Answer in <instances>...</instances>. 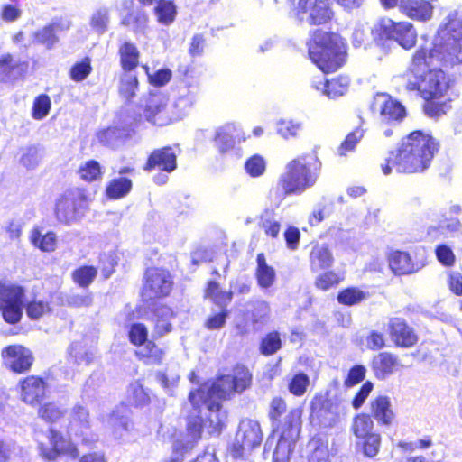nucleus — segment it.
<instances>
[{"label":"nucleus","instance_id":"27","mask_svg":"<svg viewBox=\"0 0 462 462\" xmlns=\"http://www.w3.org/2000/svg\"><path fill=\"white\" fill-rule=\"evenodd\" d=\"M371 411L374 419L383 425H391L395 417L390 398L383 395L372 400Z\"/></svg>","mask_w":462,"mask_h":462},{"label":"nucleus","instance_id":"60","mask_svg":"<svg viewBox=\"0 0 462 462\" xmlns=\"http://www.w3.org/2000/svg\"><path fill=\"white\" fill-rule=\"evenodd\" d=\"M341 281V278L335 272H326L319 275L315 281L317 288L322 291H328L330 288L337 286Z\"/></svg>","mask_w":462,"mask_h":462},{"label":"nucleus","instance_id":"17","mask_svg":"<svg viewBox=\"0 0 462 462\" xmlns=\"http://www.w3.org/2000/svg\"><path fill=\"white\" fill-rule=\"evenodd\" d=\"M173 286L171 273L165 269H151L146 272V296L164 297L170 294Z\"/></svg>","mask_w":462,"mask_h":462},{"label":"nucleus","instance_id":"41","mask_svg":"<svg viewBox=\"0 0 462 462\" xmlns=\"http://www.w3.org/2000/svg\"><path fill=\"white\" fill-rule=\"evenodd\" d=\"M267 168L266 159L260 154H254L247 158L244 164V170L251 178L262 177Z\"/></svg>","mask_w":462,"mask_h":462},{"label":"nucleus","instance_id":"64","mask_svg":"<svg viewBox=\"0 0 462 462\" xmlns=\"http://www.w3.org/2000/svg\"><path fill=\"white\" fill-rule=\"evenodd\" d=\"M330 214V207L328 203H319L310 215L309 222L311 226H316L328 217Z\"/></svg>","mask_w":462,"mask_h":462},{"label":"nucleus","instance_id":"7","mask_svg":"<svg viewBox=\"0 0 462 462\" xmlns=\"http://www.w3.org/2000/svg\"><path fill=\"white\" fill-rule=\"evenodd\" d=\"M371 34L376 42L386 39L394 40L406 50L411 49L417 40V33L411 23L408 22L395 23L386 17L379 19L374 24L371 28Z\"/></svg>","mask_w":462,"mask_h":462},{"label":"nucleus","instance_id":"55","mask_svg":"<svg viewBox=\"0 0 462 462\" xmlns=\"http://www.w3.org/2000/svg\"><path fill=\"white\" fill-rule=\"evenodd\" d=\"M65 411L54 402L44 404L39 409V415L45 420L54 422L60 419Z\"/></svg>","mask_w":462,"mask_h":462},{"label":"nucleus","instance_id":"54","mask_svg":"<svg viewBox=\"0 0 462 462\" xmlns=\"http://www.w3.org/2000/svg\"><path fill=\"white\" fill-rule=\"evenodd\" d=\"M91 70L90 59L85 58L72 66L69 75L72 80L79 82L84 80L90 74Z\"/></svg>","mask_w":462,"mask_h":462},{"label":"nucleus","instance_id":"18","mask_svg":"<svg viewBox=\"0 0 462 462\" xmlns=\"http://www.w3.org/2000/svg\"><path fill=\"white\" fill-rule=\"evenodd\" d=\"M245 140L246 137L239 124L226 123L216 130L215 143L221 153L231 151L236 143Z\"/></svg>","mask_w":462,"mask_h":462},{"label":"nucleus","instance_id":"28","mask_svg":"<svg viewBox=\"0 0 462 462\" xmlns=\"http://www.w3.org/2000/svg\"><path fill=\"white\" fill-rule=\"evenodd\" d=\"M173 315L172 310L165 305H158L152 310L151 322L156 336L161 337L171 331Z\"/></svg>","mask_w":462,"mask_h":462},{"label":"nucleus","instance_id":"22","mask_svg":"<svg viewBox=\"0 0 462 462\" xmlns=\"http://www.w3.org/2000/svg\"><path fill=\"white\" fill-rule=\"evenodd\" d=\"M177 168V154L172 147L166 146L154 150L146 162V171L154 169L165 171H174Z\"/></svg>","mask_w":462,"mask_h":462},{"label":"nucleus","instance_id":"2","mask_svg":"<svg viewBox=\"0 0 462 462\" xmlns=\"http://www.w3.org/2000/svg\"><path fill=\"white\" fill-rule=\"evenodd\" d=\"M437 141L428 133L414 131L402 138L396 152H389L381 164L384 175H389L393 168L398 172L415 173L426 170L438 151Z\"/></svg>","mask_w":462,"mask_h":462},{"label":"nucleus","instance_id":"46","mask_svg":"<svg viewBox=\"0 0 462 462\" xmlns=\"http://www.w3.org/2000/svg\"><path fill=\"white\" fill-rule=\"evenodd\" d=\"M26 314L31 319H40L44 315L51 311V307L48 301L34 299L26 304Z\"/></svg>","mask_w":462,"mask_h":462},{"label":"nucleus","instance_id":"49","mask_svg":"<svg viewBox=\"0 0 462 462\" xmlns=\"http://www.w3.org/2000/svg\"><path fill=\"white\" fill-rule=\"evenodd\" d=\"M260 227L264 231L266 236L274 238L277 237L280 233L281 224L272 212L267 211L261 216Z\"/></svg>","mask_w":462,"mask_h":462},{"label":"nucleus","instance_id":"50","mask_svg":"<svg viewBox=\"0 0 462 462\" xmlns=\"http://www.w3.org/2000/svg\"><path fill=\"white\" fill-rule=\"evenodd\" d=\"M206 296L219 306H226L232 298L231 292L222 291L215 282H210L206 291Z\"/></svg>","mask_w":462,"mask_h":462},{"label":"nucleus","instance_id":"45","mask_svg":"<svg viewBox=\"0 0 462 462\" xmlns=\"http://www.w3.org/2000/svg\"><path fill=\"white\" fill-rule=\"evenodd\" d=\"M365 130L357 127L353 132L349 133L343 143L337 149L339 156H346L348 152H353L356 149V144L364 137Z\"/></svg>","mask_w":462,"mask_h":462},{"label":"nucleus","instance_id":"14","mask_svg":"<svg viewBox=\"0 0 462 462\" xmlns=\"http://www.w3.org/2000/svg\"><path fill=\"white\" fill-rule=\"evenodd\" d=\"M372 110L379 114L382 122L401 121L406 116L404 106L388 94L378 93L374 97Z\"/></svg>","mask_w":462,"mask_h":462},{"label":"nucleus","instance_id":"33","mask_svg":"<svg viewBox=\"0 0 462 462\" xmlns=\"http://www.w3.org/2000/svg\"><path fill=\"white\" fill-rule=\"evenodd\" d=\"M389 266L396 274H407L415 271L409 254L393 251L388 257Z\"/></svg>","mask_w":462,"mask_h":462},{"label":"nucleus","instance_id":"61","mask_svg":"<svg viewBox=\"0 0 462 462\" xmlns=\"http://www.w3.org/2000/svg\"><path fill=\"white\" fill-rule=\"evenodd\" d=\"M302 415V409L296 408L290 411L287 416V419L290 423V429L286 432V435L290 436V438H298L300 430V418Z\"/></svg>","mask_w":462,"mask_h":462},{"label":"nucleus","instance_id":"42","mask_svg":"<svg viewBox=\"0 0 462 462\" xmlns=\"http://www.w3.org/2000/svg\"><path fill=\"white\" fill-rule=\"evenodd\" d=\"M121 63L125 70H132L136 67L139 59V52L136 47L131 42H125L119 49Z\"/></svg>","mask_w":462,"mask_h":462},{"label":"nucleus","instance_id":"58","mask_svg":"<svg viewBox=\"0 0 462 462\" xmlns=\"http://www.w3.org/2000/svg\"><path fill=\"white\" fill-rule=\"evenodd\" d=\"M50 109V97L47 95H40L33 103L32 117L36 120H42L49 114Z\"/></svg>","mask_w":462,"mask_h":462},{"label":"nucleus","instance_id":"51","mask_svg":"<svg viewBox=\"0 0 462 462\" xmlns=\"http://www.w3.org/2000/svg\"><path fill=\"white\" fill-rule=\"evenodd\" d=\"M310 385V377L304 373L292 376L288 384L289 392L295 396H302Z\"/></svg>","mask_w":462,"mask_h":462},{"label":"nucleus","instance_id":"15","mask_svg":"<svg viewBox=\"0 0 462 462\" xmlns=\"http://www.w3.org/2000/svg\"><path fill=\"white\" fill-rule=\"evenodd\" d=\"M338 420L337 406L322 394H316L310 402V421L324 427L333 426Z\"/></svg>","mask_w":462,"mask_h":462},{"label":"nucleus","instance_id":"35","mask_svg":"<svg viewBox=\"0 0 462 462\" xmlns=\"http://www.w3.org/2000/svg\"><path fill=\"white\" fill-rule=\"evenodd\" d=\"M256 278L261 288L267 289L271 287L275 281V271L272 266L266 263L263 254L257 255Z\"/></svg>","mask_w":462,"mask_h":462},{"label":"nucleus","instance_id":"32","mask_svg":"<svg viewBox=\"0 0 462 462\" xmlns=\"http://www.w3.org/2000/svg\"><path fill=\"white\" fill-rule=\"evenodd\" d=\"M310 267L313 271L328 268L333 263V256L325 245H315L310 254Z\"/></svg>","mask_w":462,"mask_h":462},{"label":"nucleus","instance_id":"39","mask_svg":"<svg viewBox=\"0 0 462 462\" xmlns=\"http://www.w3.org/2000/svg\"><path fill=\"white\" fill-rule=\"evenodd\" d=\"M369 297L367 291L357 287H349L339 291L337 301L340 304L352 306L360 303Z\"/></svg>","mask_w":462,"mask_h":462},{"label":"nucleus","instance_id":"48","mask_svg":"<svg viewBox=\"0 0 462 462\" xmlns=\"http://www.w3.org/2000/svg\"><path fill=\"white\" fill-rule=\"evenodd\" d=\"M97 271L93 266H81L72 273L73 281L80 287H88L96 278Z\"/></svg>","mask_w":462,"mask_h":462},{"label":"nucleus","instance_id":"10","mask_svg":"<svg viewBox=\"0 0 462 462\" xmlns=\"http://www.w3.org/2000/svg\"><path fill=\"white\" fill-rule=\"evenodd\" d=\"M291 15L309 24H322L329 21L333 11L329 0H287Z\"/></svg>","mask_w":462,"mask_h":462},{"label":"nucleus","instance_id":"63","mask_svg":"<svg viewBox=\"0 0 462 462\" xmlns=\"http://www.w3.org/2000/svg\"><path fill=\"white\" fill-rule=\"evenodd\" d=\"M108 12L106 9H98L91 16L90 25L99 33H103L107 27Z\"/></svg>","mask_w":462,"mask_h":462},{"label":"nucleus","instance_id":"57","mask_svg":"<svg viewBox=\"0 0 462 462\" xmlns=\"http://www.w3.org/2000/svg\"><path fill=\"white\" fill-rule=\"evenodd\" d=\"M127 397L131 403L142 406L144 402V389L142 379L133 382L128 388Z\"/></svg>","mask_w":462,"mask_h":462},{"label":"nucleus","instance_id":"4","mask_svg":"<svg viewBox=\"0 0 462 462\" xmlns=\"http://www.w3.org/2000/svg\"><path fill=\"white\" fill-rule=\"evenodd\" d=\"M320 170L321 162L315 153L299 155L285 165L279 184L286 195H301L315 186Z\"/></svg>","mask_w":462,"mask_h":462},{"label":"nucleus","instance_id":"6","mask_svg":"<svg viewBox=\"0 0 462 462\" xmlns=\"http://www.w3.org/2000/svg\"><path fill=\"white\" fill-rule=\"evenodd\" d=\"M430 58H437L446 67L462 63V18L457 14H449L440 25L430 51Z\"/></svg>","mask_w":462,"mask_h":462},{"label":"nucleus","instance_id":"16","mask_svg":"<svg viewBox=\"0 0 462 462\" xmlns=\"http://www.w3.org/2000/svg\"><path fill=\"white\" fill-rule=\"evenodd\" d=\"M5 365L14 373H24L32 365V352L22 345H11L1 352Z\"/></svg>","mask_w":462,"mask_h":462},{"label":"nucleus","instance_id":"8","mask_svg":"<svg viewBox=\"0 0 462 462\" xmlns=\"http://www.w3.org/2000/svg\"><path fill=\"white\" fill-rule=\"evenodd\" d=\"M25 292L18 283L0 280V313L6 323L14 325L21 320Z\"/></svg>","mask_w":462,"mask_h":462},{"label":"nucleus","instance_id":"30","mask_svg":"<svg viewBox=\"0 0 462 462\" xmlns=\"http://www.w3.org/2000/svg\"><path fill=\"white\" fill-rule=\"evenodd\" d=\"M29 239L34 247L44 253L54 252L57 248V236L52 231L42 234L38 227H34L30 232Z\"/></svg>","mask_w":462,"mask_h":462},{"label":"nucleus","instance_id":"59","mask_svg":"<svg viewBox=\"0 0 462 462\" xmlns=\"http://www.w3.org/2000/svg\"><path fill=\"white\" fill-rule=\"evenodd\" d=\"M34 41L40 44L51 48L58 41L53 25L46 26L34 33Z\"/></svg>","mask_w":462,"mask_h":462},{"label":"nucleus","instance_id":"44","mask_svg":"<svg viewBox=\"0 0 462 462\" xmlns=\"http://www.w3.org/2000/svg\"><path fill=\"white\" fill-rule=\"evenodd\" d=\"M132 182L126 178H118L113 180L106 187V195L110 199H119L125 197L131 189Z\"/></svg>","mask_w":462,"mask_h":462},{"label":"nucleus","instance_id":"19","mask_svg":"<svg viewBox=\"0 0 462 462\" xmlns=\"http://www.w3.org/2000/svg\"><path fill=\"white\" fill-rule=\"evenodd\" d=\"M166 103L167 97L162 90H150L146 97V121H152L157 125L169 124V116L164 112Z\"/></svg>","mask_w":462,"mask_h":462},{"label":"nucleus","instance_id":"62","mask_svg":"<svg viewBox=\"0 0 462 462\" xmlns=\"http://www.w3.org/2000/svg\"><path fill=\"white\" fill-rule=\"evenodd\" d=\"M363 443V451L366 457H374L379 452L381 444V437L379 434L372 433L367 437H365Z\"/></svg>","mask_w":462,"mask_h":462},{"label":"nucleus","instance_id":"11","mask_svg":"<svg viewBox=\"0 0 462 462\" xmlns=\"http://www.w3.org/2000/svg\"><path fill=\"white\" fill-rule=\"evenodd\" d=\"M86 199L79 189H69L60 195L55 204V216L59 222L70 224L84 214Z\"/></svg>","mask_w":462,"mask_h":462},{"label":"nucleus","instance_id":"34","mask_svg":"<svg viewBox=\"0 0 462 462\" xmlns=\"http://www.w3.org/2000/svg\"><path fill=\"white\" fill-rule=\"evenodd\" d=\"M155 4L154 15L159 23L171 24L177 15V7L172 0H162Z\"/></svg>","mask_w":462,"mask_h":462},{"label":"nucleus","instance_id":"12","mask_svg":"<svg viewBox=\"0 0 462 462\" xmlns=\"http://www.w3.org/2000/svg\"><path fill=\"white\" fill-rule=\"evenodd\" d=\"M262 442V431L257 421L253 420H244L240 422L238 430L236 434L233 444V456L236 457H243L251 452Z\"/></svg>","mask_w":462,"mask_h":462},{"label":"nucleus","instance_id":"29","mask_svg":"<svg viewBox=\"0 0 462 462\" xmlns=\"http://www.w3.org/2000/svg\"><path fill=\"white\" fill-rule=\"evenodd\" d=\"M195 99V94L191 90L180 91L172 104L171 116H169L170 122L185 117L191 110Z\"/></svg>","mask_w":462,"mask_h":462},{"label":"nucleus","instance_id":"31","mask_svg":"<svg viewBox=\"0 0 462 462\" xmlns=\"http://www.w3.org/2000/svg\"><path fill=\"white\" fill-rule=\"evenodd\" d=\"M142 308L136 309L128 318V337L130 342L135 346H142L144 343V325Z\"/></svg>","mask_w":462,"mask_h":462},{"label":"nucleus","instance_id":"24","mask_svg":"<svg viewBox=\"0 0 462 462\" xmlns=\"http://www.w3.org/2000/svg\"><path fill=\"white\" fill-rule=\"evenodd\" d=\"M400 10L409 18L427 22L433 14V5L428 0H401Z\"/></svg>","mask_w":462,"mask_h":462},{"label":"nucleus","instance_id":"9","mask_svg":"<svg viewBox=\"0 0 462 462\" xmlns=\"http://www.w3.org/2000/svg\"><path fill=\"white\" fill-rule=\"evenodd\" d=\"M36 440L39 454L45 460L55 461L62 455L72 458L79 456L76 445L53 429H50L45 434H37Z\"/></svg>","mask_w":462,"mask_h":462},{"label":"nucleus","instance_id":"47","mask_svg":"<svg viewBox=\"0 0 462 462\" xmlns=\"http://www.w3.org/2000/svg\"><path fill=\"white\" fill-rule=\"evenodd\" d=\"M374 422L369 415L359 414L353 422V432L357 438H365L372 434Z\"/></svg>","mask_w":462,"mask_h":462},{"label":"nucleus","instance_id":"21","mask_svg":"<svg viewBox=\"0 0 462 462\" xmlns=\"http://www.w3.org/2000/svg\"><path fill=\"white\" fill-rule=\"evenodd\" d=\"M392 340L400 346L410 347L418 341L414 330L401 318H392L388 323Z\"/></svg>","mask_w":462,"mask_h":462},{"label":"nucleus","instance_id":"40","mask_svg":"<svg viewBox=\"0 0 462 462\" xmlns=\"http://www.w3.org/2000/svg\"><path fill=\"white\" fill-rule=\"evenodd\" d=\"M78 174L82 180L92 182L100 180L103 172L98 162L88 160L79 165Z\"/></svg>","mask_w":462,"mask_h":462},{"label":"nucleus","instance_id":"25","mask_svg":"<svg viewBox=\"0 0 462 462\" xmlns=\"http://www.w3.org/2000/svg\"><path fill=\"white\" fill-rule=\"evenodd\" d=\"M90 429L88 409L83 405H75L69 414L68 431L70 436L84 438Z\"/></svg>","mask_w":462,"mask_h":462},{"label":"nucleus","instance_id":"52","mask_svg":"<svg viewBox=\"0 0 462 462\" xmlns=\"http://www.w3.org/2000/svg\"><path fill=\"white\" fill-rule=\"evenodd\" d=\"M146 75L148 76L149 84L157 88L164 87L172 78L171 70L167 68L160 69L152 73H148V67L146 66Z\"/></svg>","mask_w":462,"mask_h":462},{"label":"nucleus","instance_id":"38","mask_svg":"<svg viewBox=\"0 0 462 462\" xmlns=\"http://www.w3.org/2000/svg\"><path fill=\"white\" fill-rule=\"evenodd\" d=\"M296 439L297 438H290L286 432H282L273 452V462H288Z\"/></svg>","mask_w":462,"mask_h":462},{"label":"nucleus","instance_id":"23","mask_svg":"<svg viewBox=\"0 0 462 462\" xmlns=\"http://www.w3.org/2000/svg\"><path fill=\"white\" fill-rule=\"evenodd\" d=\"M350 79L346 76H339L330 80L318 77L312 80L311 86L329 98H337L345 95L349 88Z\"/></svg>","mask_w":462,"mask_h":462},{"label":"nucleus","instance_id":"3","mask_svg":"<svg viewBox=\"0 0 462 462\" xmlns=\"http://www.w3.org/2000/svg\"><path fill=\"white\" fill-rule=\"evenodd\" d=\"M442 64L437 58L430 59L427 50L419 49L412 57L407 72L409 90H418L427 101L443 97L450 88V79L435 65Z\"/></svg>","mask_w":462,"mask_h":462},{"label":"nucleus","instance_id":"56","mask_svg":"<svg viewBox=\"0 0 462 462\" xmlns=\"http://www.w3.org/2000/svg\"><path fill=\"white\" fill-rule=\"evenodd\" d=\"M40 161L41 152L37 146L31 145L23 149L20 162L24 167L28 169L34 168L38 165Z\"/></svg>","mask_w":462,"mask_h":462},{"label":"nucleus","instance_id":"36","mask_svg":"<svg viewBox=\"0 0 462 462\" xmlns=\"http://www.w3.org/2000/svg\"><path fill=\"white\" fill-rule=\"evenodd\" d=\"M275 128L282 138L289 140L299 136L302 130V123L291 118H280L275 124Z\"/></svg>","mask_w":462,"mask_h":462},{"label":"nucleus","instance_id":"5","mask_svg":"<svg viewBox=\"0 0 462 462\" xmlns=\"http://www.w3.org/2000/svg\"><path fill=\"white\" fill-rule=\"evenodd\" d=\"M309 56L320 70L333 72L345 63L346 45L340 35L317 30L309 42Z\"/></svg>","mask_w":462,"mask_h":462},{"label":"nucleus","instance_id":"37","mask_svg":"<svg viewBox=\"0 0 462 462\" xmlns=\"http://www.w3.org/2000/svg\"><path fill=\"white\" fill-rule=\"evenodd\" d=\"M23 69L19 60L11 54H4L0 57V78L7 80L16 78L21 74Z\"/></svg>","mask_w":462,"mask_h":462},{"label":"nucleus","instance_id":"20","mask_svg":"<svg viewBox=\"0 0 462 462\" xmlns=\"http://www.w3.org/2000/svg\"><path fill=\"white\" fill-rule=\"evenodd\" d=\"M21 400L30 405L39 403L46 394L47 383L40 377L28 376L20 382Z\"/></svg>","mask_w":462,"mask_h":462},{"label":"nucleus","instance_id":"53","mask_svg":"<svg viewBox=\"0 0 462 462\" xmlns=\"http://www.w3.org/2000/svg\"><path fill=\"white\" fill-rule=\"evenodd\" d=\"M282 346L281 337L278 332H272L263 338L261 343V352L269 356L277 352Z\"/></svg>","mask_w":462,"mask_h":462},{"label":"nucleus","instance_id":"13","mask_svg":"<svg viewBox=\"0 0 462 462\" xmlns=\"http://www.w3.org/2000/svg\"><path fill=\"white\" fill-rule=\"evenodd\" d=\"M462 212V208L458 204H452L448 208H445L439 213L432 214V220L438 222L437 226H430L429 227V234L434 231H439L442 235L457 236L459 234L462 225L457 219Z\"/></svg>","mask_w":462,"mask_h":462},{"label":"nucleus","instance_id":"1","mask_svg":"<svg viewBox=\"0 0 462 462\" xmlns=\"http://www.w3.org/2000/svg\"><path fill=\"white\" fill-rule=\"evenodd\" d=\"M251 374L244 365H237L231 374L218 377L213 383L203 384L189 393L196 418L188 422V432L193 441L200 438L202 427H208L209 434L218 433L226 419L219 401L230 397L235 392L241 393L251 383Z\"/></svg>","mask_w":462,"mask_h":462},{"label":"nucleus","instance_id":"26","mask_svg":"<svg viewBox=\"0 0 462 462\" xmlns=\"http://www.w3.org/2000/svg\"><path fill=\"white\" fill-rule=\"evenodd\" d=\"M372 365L375 376L379 379H384L397 371L401 364L396 356L388 352H382L374 357Z\"/></svg>","mask_w":462,"mask_h":462},{"label":"nucleus","instance_id":"43","mask_svg":"<svg viewBox=\"0 0 462 462\" xmlns=\"http://www.w3.org/2000/svg\"><path fill=\"white\" fill-rule=\"evenodd\" d=\"M125 133L116 127H108L97 134V140L104 145L115 147L122 143Z\"/></svg>","mask_w":462,"mask_h":462}]
</instances>
